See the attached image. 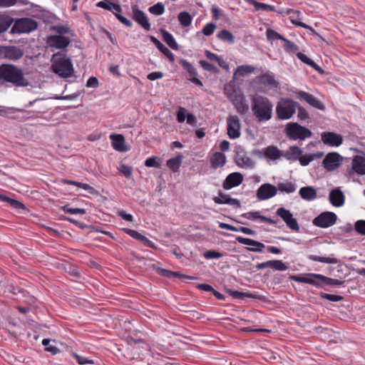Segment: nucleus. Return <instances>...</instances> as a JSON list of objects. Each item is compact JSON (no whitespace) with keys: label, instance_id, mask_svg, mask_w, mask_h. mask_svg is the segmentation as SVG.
<instances>
[{"label":"nucleus","instance_id":"nucleus-1","mask_svg":"<svg viewBox=\"0 0 365 365\" xmlns=\"http://www.w3.org/2000/svg\"><path fill=\"white\" fill-rule=\"evenodd\" d=\"M0 84L26 87L29 83L21 68L13 64L4 63L0 65Z\"/></svg>","mask_w":365,"mask_h":365},{"label":"nucleus","instance_id":"nucleus-2","mask_svg":"<svg viewBox=\"0 0 365 365\" xmlns=\"http://www.w3.org/2000/svg\"><path fill=\"white\" fill-rule=\"evenodd\" d=\"M251 108L259 122L268 121L272 117L273 104L267 97L257 94L253 96Z\"/></svg>","mask_w":365,"mask_h":365},{"label":"nucleus","instance_id":"nucleus-3","mask_svg":"<svg viewBox=\"0 0 365 365\" xmlns=\"http://www.w3.org/2000/svg\"><path fill=\"white\" fill-rule=\"evenodd\" d=\"M53 63L52 68L55 73L62 78H68L73 73V63L71 58L62 56L60 53L53 55Z\"/></svg>","mask_w":365,"mask_h":365},{"label":"nucleus","instance_id":"nucleus-4","mask_svg":"<svg viewBox=\"0 0 365 365\" xmlns=\"http://www.w3.org/2000/svg\"><path fill=\"white\" fill-rule=\"evenodd\" d=\"M298 103L290 98H284L279 101L276 106L277 118L281 120L290 119L296 112Z\"/></svg>","mask_w":365,"mask_h":365},{"label":"nucleus","instance_id":"nucleus-5","mask_svg":"<svg viewBox=\"0 0 365 365\" xmlns=\"http://www.w3.org/2000/svg\"><path fill=\"white\" fill-rule=\"evenodd\" d=\"M285 132L287 136L294 140H304L306 138H310L312 135L309 129L302 126L297 123H287L285 127Z\"/></svg>","mask_w":365,"mask_h":365},{"label":"nucleus","instance_id":"nucleus-6","mask_svg":"<svg viewBox=\"0 0 365 365\" xmlns=\"http://www.w3.org/2000/svg\"><path fill=\"white\" fill-rule=\"evenodd\" d=\"M14 25L11 29V34H28L35 31L38 27L36 21L31 18H21L14 20Z\"/></svg>","mask_w":365,"mask_h":365},{"label":"nucleus","instance_id":"nucleus-7","mask_svg":"<svg viewBox=\"0 0 365 365\" xmlns=\"http://www.w3.org/2000/svg\"><path fill=\"white\" fill-rule=\"evenodd\" d=\"M96 6L100 8L106 9L108 11H113L115 16L118 19V20H119L120 23H122L127 27H132V22L129 19H128L127 18L124 17L120 14L122 11V8L119 4H114L110 1H99L96 4Z\"/></svg>","mask_w":365,"mask_h":365},{"label":"nucleus","instance_id":"nucleus-8","mask_svg":"<svg viewBox=\"0 0 365 365\" xmlns=\"http://www.w3.org/2000/svg\"><path fill=\"white\" fill-rule=\"evenodd\" d=\"M336 220L337 216L335 213L332 212H323L313 220L312 223L317 227L327 228L334 225Z\"/></svg>","mask_w":365,"mask_h":365},{"label":"nucleus","instance_id":"nucleus-9","mask_svg":"<svg viewBox=\"0 0 365 365\" xmlns=\"http://www.w3.org/2000/svg\"><path fill=\"white\" fill-rule=\"evenodd\" d=\"M276 214L283 220L289 229L295 232L299 231V225L289 210L284 207H279L277 210Z\"/></svg>","mask_w":365,"mask_h":365},{"label":"nucleus","instance_id":"nucleus-10","mask_svg":"<svg viewBox=\"0 0 365 365\" xmlns=\"http://www.w3.org/2000/svg\"><path fill=\"white\" fill-rule=\"evenodd\" d=\"M225 90L227 97L232 102L237 111L240 114H245L249 110V106L247 104L244 96L242 95L234 96L232 93H230L227 86H225Z\"/></svg>","mask_w":365,"mask_h":365},{"label":"nucleus","instance_id":"nucleus-11","mask_svg":"<svg viewBox=\"0 0 365 365\" xmlns=\"http://www.w3.org/2000/svg\"><path fill=\"white\" fill-rule=\"evenodd\" d=\"M1 53L4 58L10 61H18L24 54V50L15 46H4L1 49Z\"/></svg>","mask_w":365,"mask_h":365},{"label":"nucleus","instance_id":"nucleus-12","mask_svg":"<svg viewBox=\"0 0 365 365\" xmlns=\"http://www.w3.org/2000/svg\"><path fill=\"white\" fill-rule=\"evenodd\" d=\"M295 95L297 98L301 101H305L307 103L315 108L320 110H324L325 109L324 105L313 95L309 93L303 91H299L295 92Z\"/></svg>","mask_w":365,"mask_h":365},{"label":"nucleus","instance_id":"nucleus-13","mask_svg":"<svg viewBox=\"0 0 365 365\" xmlns=\"http://www.w3.org/2000/svg\"><path fill=\"white\" fill-rule=\"evenodd\" d=\"M277 188L269 183L262 185L257 190V197L259 200H266L276 195Z\"/></svg>","mask_w":365,"mask_h":365},{"label":"nucleus","instance_id":"nucleus-14","mask_svg":"<svg viewBox=\"0 0 365 365\" xmlns=\"http://www.w3.org/2000/svg\"><path fill=\"white\" fill-rule=\"evenodd\" d=\"M349 176H353L355 173L359 175H365V158L361 155H355L352 160L351 168L348 170Z\"/></svg>","mask_w":365,"mask_h":365},{"label":"nucleus","instance_id":"nucleus-15","mask_svg":"<svg viewBox=\"0 0 365 365\" xmlns=\"http://www.w3.org/2000/svg\"><path fill=\"white\" fill-rule=\"evenodd\" d=\"M341 158L337 153H329L324 158L322 165L327 170L333 171L340 165Z\"/></svg>","mask_w":365,"mask_h":365},{"label":"nucleus","instance_id":"nucleus-16","mask_svg":"<svg viewBox=\"0 0 365 365\" xmlns=\"http://www.w3.org/2000/svg\"><path fill=\"white\" fill-rule=\"evenodd\" d=\"M227 135L232 139L240 136V123L239 118L235 115H230L227 119Z\"/></svg>","mask_w":365,"mask_h":365},{"label":"nucleus","instance_id":"nucleus-17","mask_svg":"<svg viewBox=\"0 0 365 365\" xmlns=\"http://www.w3.org/2000/svg\"><path fill=\"white\" fill-rule=\"evenodd\" d=\"M133 12V19L145 31L150 30V24L145 14L140 10L137 5H133L131 7Z\"/></svg>","mask_w":365,"mask_h":365},{"label":"nucleus","instance_id":"nucleus-18","mask_svg":"<svg viewBox=\"0 0 365 365\" xmlns=\"http://www.w3.org/2000/svg\"><path fill=\"white\" fill-rule=\"evenodd\" d=\"M179 63L182 68L185 70L189 74V80L195 85L202 87L203 84L202 81L197 78L198 73L194 66L186 59H180Z\"/></svg>","mask_w":365,"mask_h":365},{"label":"nucleus","instance_id":"nucleus-19","mask_svg":"<svg viewBox=\"0 0 365 365\" xmlns=\"http://www.w3.org/2000/svg\"><path fill=\"white\" fill-rule=\"evenodd\" d=\"M243 181V175L240 173H232L229 174L222 183L225 190H230L232 187L240 185Z\"/></svg>","mask_w":365,"mask_h":365},{"label":"nucleus","instance_id":"nucleus-20","mask_svg":"<svg viewBox=\"0 0 365 365\" xmlns=\"http://www.w3.org/2000/svg\"><path fill=\"white\" fill-rule=\"evenodd\" d=\"M322 141L329 146L338 147L343 143L342 136L332 132H324L322 134Z\"/></svg>","mask_w":365,"mask_h":365},{"label":"nucleus","instance_id":"nucleus-21","mask_svg":"<svg viewBox=\"0 0 365 365\" xmlns=\"http://www.w3.org/2000/svg\"><path fill=\"white\" fill-rule=\"evenodd\" d=\"M213 201L218 205H229L237 208L241 207V202L236 198H232L230 195L225 194L222 191H219L218 196L213 197Z\"/></svg>","mask_w":365,"mask_h":365},{"label":"nucleus","instance_id":"nucleus-22","mask_svg":"<svg viewBox=\"0 0 365 365\" xmlns=\"http://www.w3.org/2000/svg\"><path fill=\"white\" fill-rule=\"evenodd\" d=\"M235 163L239 167L243 168H250L255 165L252 159L247 156L245 151L241 148H240L236 153Z\"/></svg>","mask_w":365,"mask_h":365},{"label":"nucleus","instance_id":"nucleus-23","mask_svg":"<svg viewBox=\"0 0 365 365\" xmlns=\"http://www.w3.org/2000/svg\"><path fill=\"white\" fill-rule=\"evenodd\" d=\"M47 42L52 48H65L70 43V40L68 37L61 35H53L48 37Z\"/></svg>","mask_w":365,"mask_h":365},{"label":"nucleus","instance_id":"nucleus-24","mask_svg":"<svg viewBox=\"0 0 365 365\" xmlns=\"http://www.w3.org/2000/svg\"><path fill=\"white\" fill-rule=\"evenodd\" d=\"M316 275H317V274L314 273H308L306 274L304 276L291 275L289 277V279L297 282L306 283L316 287H319V282L317 281V277H314Z\"/></svg>","mask_w":365,"mask_h":365},{"label":"nucleus","instance_id":"nucleus-25","mask_svg":"<svg viewBox=\"0 0 365 365\" xmlns=\"http://www.w3.org/2000/svg\"><path fill=\"white\" fill-rule=\"evenodd\" d=\"M113 149L119 152H126L128 148L125 145V138L121 134L113 133L110 135Z\"/></svg>","mask_w":365,"mask_h":365},{"label":"nucleus","instance_id":"nucleus-26","mask_svg":"<svg viewBox=\"0 0 365 365\" xmlns=\"http://www.w3.org/2000/svg\"><path fill=\"white\" fill-rule=\"evenodd\" d=\"M329 199L332 205L341 207L344 204L345 197L339 188H335L330 192Z\"/></svg>","mask_w":365,"mask_h":365},{"label":"nucleus","instance_id":"nucleus-27","mask_svg":"<svg viewBox=\"0 0 365 365\" xmlns=\"http://www.w3.org/2000/svg\"><path fill=\"white\" fill-rule=\"evenodd\" d=\"M259 81L271 89H276L279 85L278 82L275 80L274 75L271 72L259 76Z\"/></svg>","mask_w":365,"mask_h":365},{"label":"nucleus","instance_id":"nucleus-28","mask_svg":"<svg viewBox=\"0 0 365 365\" xmlns=\"http://www.w3.org/2000/svg\"><path fill=\"white\" fill-rule=\"evenodd\" d=\"M299 194L303 200L307 201L314 200L317 197V190L312 186L302 187L300 188Z\"/></svg>","mask_w":365,"mask_h":365},{"label":"nucleus","instance_id":"nucleus-29","mask_svg":"<svg viewBox=\"0 0 365 365\" xmlns=\"http://www.w3.org/2000/svg\"><path fill=\"white\" fill-rule=\"evenodd\" d=\"M124 232L127 233L128 235H130L131 237L139 240L147 247L152 248L155 247L154 243L152 241H150L148 238H147L146 237H145L144 235H141L140 233L134 230L127 228L124 229Z\"/></svg>","mask_w":365,"mask_h":365},{"label":"nucleus","instance_id":"nucleus-30","mask_svg":"<svg viewBox=\"0 0 365 365\" xmlns=\"http://www.w3.org/2000/svg\"><path fill=\"white\" fill-rule=\"evenodd\" d=\"M150 41L155 44V46L162 52L171 62L175 61L174 54L165 46L163 45L157 38L153 36H150Z\"/></svg>","mask_w":365,"mask_h":365},{"label":"nucleus","instance_id":"nucleus-31","mask_svg":"<svg viewBox=\"0 0 365 365\" xmlns=\"http://www.w3.org/2000/svg\"><path fill=\"white\" fill-rule=\"evenodd\" d=\"M286 15L289 16V19L292 24L300 26L302 28L308 29L309 26L305 24L304 23L299 21V14L300 12L297 10H294L292 9H288L285 11Z\"/></svg>","mask_w":365,"mask_h":365},{"label":"nucleus","instance_id":"nucleus-32","mask_svg":"<svg viewBox=\"0 0 365 365\" xmlns=\"http://www.w3.org/2000/svg\"><path fill=\"white\" fill-rule=\"evenodd\" d=\"M242 217L248 220H256L259 219L262 222H268L272 225H274L277 223V221L274 220H272L271 218L267 217L265 216L261 215L259 212L255 211V212H248L243 213L241 215Z\"/></svg>","mask_w":365,"mask_h":365},{"label":"nucleus","instance_id":"nucleus-33","mask_svg":"<svg viewBox=\"0 0 365 365\" xmlns=\"http://www.w3.org/2000/svg\"><path fill=\"white\" fill-rule=\"evenodd\" d=\"M226 163V156L220 152L215 153L210 158L211 167L216 169L225 165Z\"/></svg>","mask_w":365,"mask_h":365},{"label":"nucleus","instance_id":"nucleus-34","mask_svg":"<svg viewBox=\"0 0 365 365\" xmlns=\"http://www.w3.org/2000/svg\"><path fill=\"white\" fill-rule=\"evenodd\" d=\"M157 272L160 276L171 279L174 277L182 278V279H194L193 277L182 274L177 272H173L168 269L158 268Z\"/></svg>","mask_w":365,"mask_h":365},{"label":"nucleus","instance_id":"nucleus-35","mask_svg":"<svg viewBox=\"0 0 365 365\" xmlns=\"http://www.w3.org/2000/svg\"><path fill=\"white\" fill-rule=\"evenodd\" d=\"M160 33L163 36V41L170 48L173 50H178V44L170 33L163 29H160Z\"/></svg>","mask_w":365,"mask_h":365},{"label":"nucleus","instance_id":"nucleus-36","mask_svg":"<svg viewBox=\"0 0 365 365\" xmlns=\"http://www.w3.org/2000/svg\"><path fill=\"white\" fill-rule=\"evenodd\" d=\"M302 153V150L300 148L297 146H292L283 154V157L288 160H296Z\"/></svg>","mask_w":365,"mask_h":365},{"label":"nucleus","instance_id":"nucleus-37","mask_svg":"<svg viewBox=\"0 0 365 365\" xmlns=\"http://www.w3.org/2000/svg\"><path fill=\"white\" fill-rule=\"evenodd\" d=\"M264 155L272 160H276L283 156V153L277 147L269 145L264 149Z\"/></svg>","mask_w":365,"mask_h":365},{"label":"nucleus","instance_id":"nucleus-38","mask_svg":"<svg viewBox=\"0 0 365 365\" xmlns=\"http://www.w3.org/2000/svg\"><path fill=\"white\" fill-rule=\"evenodd\" d=\"M314 277H317V281L319 282V286H321L322 284H325L327 285H336V286H341L344 284V282L341 280L329 278V277H325L320 274H317V275L314 276Z\"/></svg>","mask_w":365,"mask_h":365},{"label":"nucleus","instance_id":"nucleus-39","mask_svg":"<svg viewBox=\"0 0 365 365\" xmlns=\"http://www.w3.org/2000/svg\"><path fill=\"white\" fill-rule=\"evenodd\" d=\"M277 188L280 192L289 194L296 191L297 185L287 181L278 183Z\"/></svg>","mask_w":365,"mask_h":365},{"label":"nucleus","instance_id":"nucleus-40","mask_svg":"<svg viewBox=\"0 0 365 365\" xmlns=\"http://www.w3.org/2000/svg\"><path fill=\"white\" fill-rule=\"evenodd\" d=\"M182 160V156L178 155V156L170 158L167 160V166L173 172L179 171Z\"/></svg>","mask_w":365,"mask_h":365},{"label":"nucleus","instance_id":"nucleus-41","mask_svg":"<svg viewBox=\"0 0 365 365\" xmlns=\"http://www.w3.org/2000/svg\"><path fill=\"white\" fill-rule=\"evenodd\" d=\"M0 201L7 202L12 207L19 209V210H23L25 208V205L21 202L20 201L11 198L4 194L0 193Z\"/></svg>","mask_w":365,"mask_h":365},{"label":"nucleus","instance_id":"nucleus-42","mask_svg":"<svg viewBox=\"0 0 365 365\" xmlns=\"http://www.w3.org/2000/svg\"><path fill=\"white\" fill-rule=\"evenodd\" d=\"M307 259L312 261L319 262L326 264H337L339 262V259L335 257H319L314 255H308Z\"/></svg>","mask_w":365,"mask_h":365},{"label":"nucleus","instance_id":"nucleus-43","mask_svg":"<svg viewBox=\"0 0 365 365\" xmlns=\"http://www.w3.org/2000/svg\"><path fill=\"white\" fill-rule=\"evenodd\" d=\"M247 3L255 6V11H267L275 12L276 9L274 6L267 4L264 3H259L255 0H246Z\"/></svg>","mask_w":365,"mask_h":365},{"label":"nucleus","instance_id":"nucleus-44","mask_svg":"<svg viewBox=\"0 0 365 365\" xmlns=\"http://www.w3.org/2000/svg\"><path fill=\"white\" fill-rule=\"evenodd\" d=\"M14 23V19L6 14H0V34L6 31Z\"/></svg>","mask_w":365,"mask_h":365},{"label":"nucleus","instance_id":"nucleus-45","mask_svg":"<svg viewBox=\"0 0 365 365\" xmlns=\"http://www.w3.org/2000/svg\"><path fill=\"white\" fill-rule=\"evenodd\" d=\"M254 71L255 68L250 65L237 66L234 73V78H237L238 77H244L246 74L251 73L254 72Z\"/></svg>","mask_w":365,"mask_h":365},{"label":"nucleus","instance_id":"nucleus-46","mask_svg":"<svg viewBox=\"0 0 365 365\" xmlns=\"http://www.w3.org/2000/svg\"><path fill=\"white\" fill-rule=\"evenodd\" d=\"M217 38L220 40L232 44L235 42V37L232 34L226 29H222L217 34Z\"/></svg>","mask_w":365,"mask_h":365},{"label":"nucleus","instance_id":"nucleus-47","mask_svg":"<svg viewBox=\"0 0 365 365\" xmlns=\"http://www.w3.org/2000/svg\"><path fill=\"white\" fill-rule=\"evenodd\" d=\"M269 268L276 271H285L288 269V265L282 260L273 259L269 260Z\"/></svg>","mask_w":365,"mask_h":365},{"label":"nucleus","instance_id":"nucleus-48","mask_svg":"<svg viewBox=\"0 0 365 365\" xmlns=\"http://www.w3.org/2000/svg\"><path fill=\"white\" fill-rule=\"evenodd\" d=\"M192 16L187 11H182L178 14V21L183 27L189 26L192 23Z\"/></svg>","mask_w":365,"mask_h":365},{"label":"nucleus","instance_id":"nucleus-49","mask_svg":"<svg viewBox=\"0 0 365 365\" xmlns=\"http://www.w3.org/2000/svg\"><path fill=\"white\" fill-rule=\"evenodd\" d=\"M227 292L230 294V295L232 296L236 299H244L245 297L252 298V299H259L256 294L252 293H245L240 292L238 291H233L231 289H227Z\"/></svg>","mask_w":365,"mask_h":365},{"label":"nucleus","instance_id":"nucleus-50","mask_svg":"<svg viewBox=\"0 0 365 365\" xmlns=\"http://www.w3.org/2000/svg\"><path fill=\"white\" fill-rule=\"evenodd\" d=\"M236 240L242 245H250V246H259V247H264V245L262 242H259L258 241L245 238L241 236H237L236 237Z\"/></svg>","mask_w":365,"mask_h":365},{"label":"nucleus","instance_id":"nucleus-51","mask_svg":"<svg viewBox=\"0 0 365 365\" xmlns=\"http://www.w3.org/2000/svg\"><path fill=\"white\" fill-rule=\"evenodd\" d=\"M236 240L242 245H250V246H259V247H264V245L262 242H259L258 241L245 238L241 236H237L236 237Z\"/></svg>","mask_w":365,"mask_h":365},{"label":"nucleus","instance_id":"nucleus-52","mask_svg":"<svg viewBox=\"0 0 365 365\" xmlns=\"http://www.w3.org/2000/svg\"><path fill=\"white\" fill-rule=\"evenodd\" d=\"M148 11L152 14L155 16H160L165 12V6L161 2L149 7Z\"/></svg>","mask_w":365,"mask_h":365},{"label":"nucleus","instance_id":"nucleus-53","mask_svg":"<svg viewBox=\"0 0 365 365\" xmlns=\"http://www.w3.org/2000/svg\"><path fill=\"white\" fill-rule=\"evenodd\" d=\"M200 65L202 66V68L207 71L217 73H219V69L215 66L214 65L211 64L210 63L207 62L205 60H200L199 61Z\"/></svg>","mask_w":365,"mask_h":365},{"label":"nucleus","instance_id":"nucleus-54","mask_svg":"<svg viewBox=\"0 0 365 365\" xmlns=\"http://www.w3.org/2000/svg\"><path fill=\"white\" fill-rule=\"evenodd\" d=\"M145 165L148 168H160V158L156 156L148 158L145 161Z\"/></svg>","mask_w":365,"mask_h":365},{"label":"nucleus","instance_id":"nucleus-55","mask_svg":"<svg viewBox=\"0 0 365 365\" xmlns=\"http://www.w3.org/2000/svg\"><path fill=\"white\" fill-rule=\"evenodd\" d=\"M282 41L284 42L283 47L286 49L287 51L294 53L298 51V46L293 42L289 41L284 37V39H282Z\"/></svg>","mask_w":365,"mask_h":365},{"label":"nucleus","instance_id":"nucleus-56","mask_svg":"<svg viewBox=\"0 0 365 365\" xmlns=\"http://www.w3.org/2000/svg\"><path fill=\"white\" fill-rule=\"evenodd\" d=\"M203 256L207 259H219L224 256V254L215 250H207L204 252Z\"/></svg>","mask_w":365,"mask_h":365},{"label":"nucleus","instance_id":"nucleus-57","mask_svg":"<svg viewBox=\"0 0 365 365\" xmlns=\"http://www.w3.org/2000/svg\"><path fill=\"white\" fill-rule=\"evenodd\" d=\"M266 36H267V38L269 41H273V40H275V39H278V40H281L282 39H284V36H282L281 34H279V33H277V31L271 29H268L266 31Z\"/></svg>","mask_w":365,"mask_h":365},{"label":"nucleus","instance_id":"nucleus-58","mask_svg":"<svg viewBox=\"0 0 365 365\" xmlns=\"http://www.w3.org/2000/svg\"><path fill=\"white\" fill-rule=\"evenodd\" d=\"M63 211L66 213H69L71 215H83L86 213V210L83 208H72L70 207L68 205H65L63 207Z\"/></svg>","mask_w":365,"mask_h":365},{"label":"nucleus","instance_id":"nucleus-59","mask_svg":"<svg viewBox=\"0 0 365 365\" xmlns=\"http://www.w3.org/2000/svg\"><path fill=\"white\" fill-rule=\"evenodd\" d=\"M297 109L298 110L297 117L299 120L303 121L309 118L308 113L299 103L298 106H296V110Z\"/></svg>","mask_w":365,"mask_h":365},{"label":"nucleus","instance_id":"nucleus-60","mask_svg":"<svg viewBox=\"0 0 365 365\" xmlns=\"http://www.w3.org/2000/svg\"><path fill=\"white\" fill-rule=\"evenodd\" d=\"M215 29V24L213 23H208L204 26L202 31L205 36H209L214 33Z\"/></svg>","mask_w":365,"mask_h":365},{"label":"nucleus","instance_id":"nucleus-61","mask_svg":"<svg viewBox=\"0 0 365 365\" xmlns=\"http://www.w3.org/2000/svg\"><path fill=\"white\" fill-rule=\"evenodd\" d=\"M355 230L363 235H365V220H358L355 223Z\"/></svg>","mask_w":365,"mask_h":365},{"label":"nucleus","instance_id":"nucleus-62","mask_svg":"<svg viewBox=\"0 0 365 365\" xmlns=\"http://www.w3.org/2000/svg\"><path fill=\"white\" fill-rule=\"evenodd\" d=\"M321 297L330 302H339L342 299L341 296L327 293L321 294Z\"/></svg>","mask_w":365,"mask_h":365},{"label":"nucleus","instance_id":"nucleus-63","mask_svg":"<svg viewBox=\"0 0 365 365\" xmlns=\"http://www.w3.org/2000/svg\"><path fill=\"white\" fill-rule=\"evenodd\" d=\"M119 171L127 178H130L132 175V168L124 164L120 165Z\"/></svg>","mask_w":365,"mask_h":365},{"label":"nucleus","instance_id":"nucleus-64","mask_svg":"<svg viewBox=\"0 0 365 365\" xmlns=\"http://www.w3.org/2000/svg\"><path fill=\"white\" fill-rule=\"evenodd\" d=\"M298 159L299 160L300 164L302 166L308 165L310 163V162L313 160V158L312 157L311 155H302L300 158L299 157Z\"/></svg>","mask_w":365,"mask_h":365}]
</instances>
